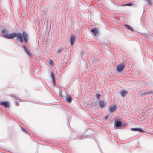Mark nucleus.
Masks as SVG:
<instances>
[{
	"instance_id": "11",
	"label": "nucleus",
	"mask_w": 153,
	"mask_h": 153,
	"mask_svg": "<svg viewBox=\"0 0 153 153\" xmlns=\"http://www.w3.org/2000/svg\"><path fill=\"white\" fill-rule=\"evenodd\" d=\"M122 125V123L120 121H117L116 123L115 126L116 127H119Z\"/></svg>"
},
{
	"instance_id": "6",
	"label": "nucleus",
	"mask_w": 153,
	"mask_h": 153,
	"mask_svg": "<svg viewBox=\"0 0 153 153\" xmlns=\"http://www.w3.org/2000/svg\"><path fill=\"white\" fill-rule=\"evenodd\" d=\"M23 47L24 49V50L27 53V54L30 56H32V54L30 51L29 50L28 48L26 47L25 46H23Z\"/></svg>"
},
{
	"instance_id": "12",
	"label": "nucleus",
	"mask_w": 153,
	"mask_h": 153,
	"mask_svg": "<svg viewBox=\"0 0 153 153\" xmlns=\"http://www.w3.org/2000/svg\"><path fill=\"white\" fill-rule=\"evenodd\" d=\"M67 101L69 102H70L72 100V97L71 96H68L66 97Z\"/></svg>"
},
{
	"instance_id": "20",
	"label": "nucleus",
	"mask_w": 153,
	"mask_h": 153,
	"mask_svg": "<svg viewBox=\"0 0 153 153\" xmlns=\"http://www.w3.org/2000/svg\"><path fill=\"white\" fill-rule=\"evenodd\" d=\"M22 131H23L25 133H26L27 134H28V132L27 131H26V130H25V129H24L23 128H22Z\"/></svg>"
},
{
	"instance_id": "13",
	"label": "nucleus",
	"mask_w": 153,
	"mask_h": 153,
	"mask_svg": "<svg viewBox=\"0 0 153 153\" xmlns=\"http://www.w3.org/2000/svg\"><path fill=\"white\" fill-rule=\"evenodd\" d=\"M124 26L127 29L130 30L131 31H133V29L130 26L128 25H125Z\"/></svg>"
},
{
	"instance_id": "9",
	"label": "nucleus",
	"mask_w": 153,
	"mask_h": 153,
	"mask_svg": "<svg viewBox=\"0 0 153 153\" xmlns=\"http://www.w3.org/2000/svg\"><path fill=\"white\" fill-rule=\"evenodd\" d=\"M98 104L99 105H100V107L101 108H103L105 105V102L102 101H100L99 102Z\"/></svg>"
},
{
	"instance_id": "23",
	"label": "nucleus",
	"mask_w": 153,
	"mask_h": 153,
	"mask_svg": "<svg viewBox=\"0 0 153 153\" xmlns=\"http://www.w3.org/2000/svg\"><path fill=\"white\" fill-rule=\"evenodd\" d=\"M52 82H53L54 85H55V79H52Z\"/></svg>"
},
{
	"instance_id": "4",
	"label": "nucleus",
	"mask_w": 153,
	"mask_h": 153,
	"mask_svg": "<svg viewBox=\"0 0 153 153\" xmlns=\"http://www.w3.org/2000/svg\"><path fill=\"white\" fill-rule=\"evenodd\" d=\"M0 104L4 106L6 108L9 107L10 105L8 101H5L0 103Z\"/></svg>"
},
{
	"instance_id": "25",
	"label": "nucleus",
	"mask_w": 153,
	"mask_h": 153,
	"mask_svg": "<svg viewBox=\"0 0 153 153\" xmlns=\"http://www.w3.org/2000/svg\"><path fill=\"white\" fill-rule=\"evenodd\" d=\"M108 118V116H105V120L107 119Z\"/></svg>"
},
{
	"instance_id": "17",
	"label": "nucleus",
	"mask_w": 153,
	"mask_h": 153,
	"mask_svg": "<svg viewBox=\"0 0 153 153\" xmlns=\"http://www.w3.org/2000/svg\"><path fill=\"white\" fill-rule=\"evenodd\" d=\"M137 131L141 132H145V131L144 130H143L142 129L140 128H138Z\"/></svg>"
},
{
	"instance_id": "24",
	"label": "nucleus",
	"mask_w": 153,
	"mask_h": 153,
	"mask_svg": "<svg viewBox=\"0 0 153 153\" xmlns=\"http://www.w3.org/2000/svg\"><path fill=\"white\" fill-rule=\"evenodd\" d=\"M62 51V49H59L58 51V53H59Z\"/></svg>"
},
{
	"instance_id": "7",
	"label": "nucleus",
	"mask_w": 153,
	"mask_h": 153,
	"mask_svg": "<svg viewBox=\"0 0 153 153\" xmlns=\"http://www.w3.org/2000/svg\"><path fill=\"white\" fill-rule=\"evenodd\" d=\"M25 42H26L27 40L28 36L27 34L25 32L22 33Z\"/></svg>"
},
{
	"instance_id": "15",
	"label": "nucleus",
	"mask_w": 153,
	"mask_h": 153,
	"mask_svg": "<svg viewBox=\"0 0 153 153\" xmlns=\"http://www.w3.org/2000/svg\"><path fill=\"white\" fill-rule=\"evenodd\" d=\"M133 4L132 3H129L125 4L123 5V6H131Z\"/></svg>"
},
{
	"instance_id": "16",
	"label": "nucleus",
	"mask_w": 153,
	"mask_h": 153,
	"mask_svg": "<svg viewBox=\"0 0 153 153\" xmlns=\"http://www.w3.org/2000/svg\"><path fill=\"white\" fill-rule=\"evenodd\" d=\"M49 63L52 66H53L54 65V62L51 59L49 61Z\"/></svg>"
},
{
	"instance_id": "18",
	"label": "nucleus",
	"mask_w": 153,
	"mask_h": 153,
	"mask_svg": "<svg viewBox=\"0 0 153 153\" xmlns=\"http://www.w3.org/2000/svg\"><path fill=\"white\" fill-rule=\"evenodd\" d=\"M100 96H101V95L99 94H97L96 95V97L98 99H100Z\"/></svg>"
},
{
	"instance_id": "21",
	"label": "nucleus",
	"mask_w": 153,
	"mask_h": 153,
	"mask_svg": "<svg viewBox=\"0 0 153 153\" xmlns=\"http://www.w3.org/2000/svg\"><path fill=\"white\" fill-rule=\"evenodd\" d=\"M51 77H52V79H55L54 78V74H53V72H52L51 73Z\"/></svg>"
},
{
	"instance_id": "22",
	"label": "nucleus",
	"mask_w": 153,
	"mask_h": 153,
	"mask_svg": "<svg viewBox=\"0 0 153 153\" xmlns=\"http://www.w3.org/2000/svg\"><path fill=\"white\" fill-rule=\"evenodd\" d=\"M147 3L149 5H150L151 4V1L150 0H148L147 1Z\"/></svg>"
},
{
	"instance_id": "3",
	"label": "nucleus",
	"mask_w": 153,
	"mask_h": 153,
	"mask_svg": "<svg viewBox=\"0 0 153 153\" xmlns=\"http://www.w3.org/2000/svg\"><path fill=\"white\" fill-rule=\"evenodd\" d=\"M116 110V106L115 105L110 106L108 108L109 111L111 113L115 112Z\"/></svg>"
},
{
	"instance_id": "5",
	"label": "nucleus",
	"mask_w": 153,
	"mask_h": 153,
	"mask_svg": "<svg viewBox=\"0 0 153 153\" xmlns=\"http://www.w3.org/2000/svg\"><path fill=\"white\" fill-rule=\"evenodd\" d=\"M75 36L74 35H72L71 36L70 38V42L71 43V45L72 46L75 42Z\"/></svg>"
},
{
	"instance_id": "2",
	"label": "nucleus",
	"mask_w": 153,
	"mask_h": 153,
	"mask_svg": "<svg viewBox=\"0 0 153 153\" xmlns=\"http://www.w3.org/2000/svg\"><path fill=\"white\" fill-rule=\"evenodd\" d=\"M125 67V64L124 63L120 64L117 66V70L118 72H121L123 70Z\"/></svg>"
},
{
	"instance_id": "8",
	"label": "nucleus",
	"mask_w": 153,
	"mask_h": 153,
	"mask_svg": "<svg viewBox=\"0 0 153 153\" xmlns=\"http://www.w3.org/2000/svg\"><path fill=\"white\" fill-rule=\"evenodd\" d=\"M128 94V92L125 90H122L120 92L121 96L123 97H124Z\"/></svg>"
},
{
	"instance_id": "10",
	"label": "nucleus",
	"mask_w": 153,
	"mask_h": 153,
	"mask_svg": "<svg viewBox=\"0 0 153 153\" xmlns=\"http://www.w3.org/2000/svg\"><path fill=\"white\" fill-rule=\"evenodd\" d=\"M91 31L94 33L95 35H96L98 33L97 29L96 28L92 29Z\"/></svg>"
},
{
	"instance_id": "14",
	"label": "nucleus",
	"mask_w": 153,
	"mask_h": 153,
	"mask_svg": "<svg viewBox=\"0 0 153 153\" xmlns=\"http://www.w3.org/2000/svg\"><path fill=\"white\" fill-rule=\"evenodd\" d=\"M2 33H3V34H4V35H5V34H7V31L6 30H5V29H4L2 30Z\"/></svg>"
},
{
	"instance_id": "1",
	"label": "nucleus",
	"mask_w": 153,
	"mask_h": 153,
	"mask_svg": "<svg viewBox=\"0 0 153 153\" xmlns=\"http://www.w3.org/2000/svg\"><path fill=\"white\" fill-rule=\"evenodd\" d=\"M4 36L5 37L11 39L16 37L17 39V42L18 44H21L23 41L22 35L21 33H13L10 34H5Z\"/></svg>"
},
{
	"instance_id": "19",
	"label": "nucleus",
	"mask_w": 153,
	"mask_h": 153,
	"mask_svg": "<svg viewBox=\"0 0 153 153\" xmlns=\"http://www.w3.org/2000/svg\"><path fill=\"white\" fill-rule=\"evenodd\" d=\"M131 130L133 131H137L138 128H132L131 129Z\"/></svg>"
}]
</instances>
